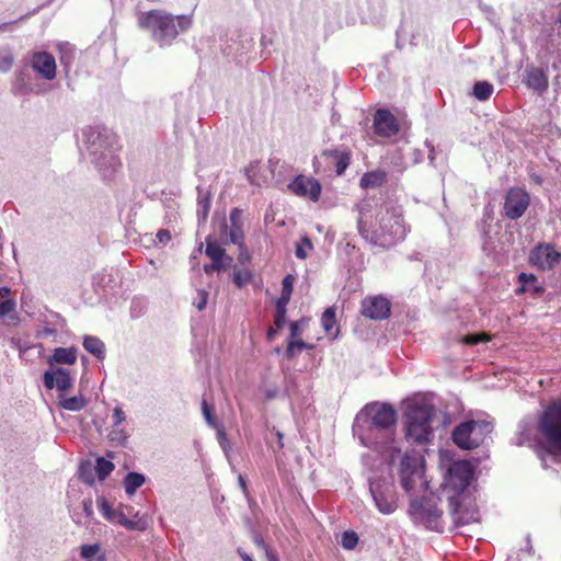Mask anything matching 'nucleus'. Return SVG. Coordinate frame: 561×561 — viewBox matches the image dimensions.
Masks as SVG:
<instances>
[{
  "label": "nucleus",
  "mask_w": 561,
  "mask_h": 561,
  "mask_svg": "<svg viewBox=\"0 0 561 561\" xmlns=\"http://www.w3.org/2000/svg\"><path fill=\"white\" fill-rule=\"evenodd\" d=\"M357 228L365 240L382 248L397 244L408 231L402 206L383 204L373 207L367 201L359 205Z\"/></svg>",
  "instance_id": "nucleus-1"
},
{
  "label": "nucleus",
  "mask_w": 561,
  "mask_h": 561,
  "mask_svg": "<svg viewBox=\"0 0 561 561\" xmlns=\"http://www.w3.org/2000/svg\"><path fill=\"white\" fill-rule=\"evenodd\" d=\"M191 24L192 19L187 15L173 16L161 10L142 12L138 18L139 27L149 31L160 46L170 44L179 35V28L186 31Z\"/></svg>",
  "instance_id": "nucleus-2"
},
{
  "label": "nucleus",
  "mask_w": 561,
  "mask_h": 561,
  "mask_svg": "<svg viewBox=\"0 0 561 561\" xmlns=\"http://www.w3.org/2000/svg\"><path fill=\"white\" fill-rule=\"evenodd\" d=\"M96 504L101 515L112 524L136 531H145L148 528L147 519L141 517L139 512H136L130 505L119 503L114 507L105 497L98 499Z\"/></svg>",
  "instance_id": "nucleus-3"
},
{
  "label": "nucleus",
  "mask_w": 561,
  "mask_h": 561,
  "mask_svg": "<svg viewBox=\"0 0 561 561\" xmlns=\"http://www.w3.org/2000/svg\"><path fill=\"white\" fill-rule=\"evenodd\" d=\"M433 416V410L427 405L409 407L405 437L416 444L428 443L433 435L431 426Z\"/></svg>",
  "instance_id": "nucleus-4"
},
{
  "label": "nucleus",
  "mask_w": 561,
  "mask_h": 561,
  "mask_svg": "<svg viewBox=\"0 0 561 561\" xmlns=\"http://www.w3.org/2000/svg\"><path fill=\"white\" fill-rule=\"evenodd\" d=\"M365 412L369 417V434H381L386 442L391 440L397 422L396 410L389 404L375 402L367 405Z\"/></svg>",
  "instance_id": "nucleus-5"
},
{
  "label": "nucleus",
  "mask_w": 561,
  "mask_h": 561,
  "mask_svg": "<svg viewBox=\"0 0 561 561\" xmlns=\"http://www.w3.org/2000/svg\"><path fill=\"white\" fill-rule=\"evenodd\" d=\"M492 431V423L472 420L457 425L451 436L459 448L470 450L478 448Z\"/></svg>",
  "instance_id": "nucleus-6"
},
{
  "label": "nucleus",
  "mask_w": 561,
  "mask_h": 561,
  "mask_svg": "<svg viewBox=\"0 0 561 561\" xmlns=\"http://www.w3.org/2000/svg\"><path fill=\"white\" fill-rule=\"evenodd\" d=\"M538 430L551 449L561 451V402H553L545 409Z\"/></svg>",
  "instance_id": "nucleus-7"
},
{
  "label": "nucleus",
  "mask_w": 561,
  "mask_h": 561,
  "mask_svg": "<svg viewBox=\"0 0 561 561\" xmlns=\"http://www.w3.org/2000/svg\"><path fill=\"white\" fill-rule=\"evenodd\" d=\"M410 510L419 520L425 524L426 528L432 530H439L442 527L440 518L443 516V511L438 508L435 500H413L411 502Z\"/></svg>",
  "instance_id": "nucleus-8"
},
{
  "label": "nucleus",
  "mask_w": 561,
  "mask_h": 561,
  "mask_svg": "<svg viewBox=\"0 0 561 561\" xmlns=\"http://www.w3.org/2000/svg\"><path fill=\"white\" fill-rule=\"evenodd\" d=\"M530 204V196L526 190L522 187H511L504 199V215L512 220L520 218Z\"/></svg>",
  "instance_id": "nucleus-9"
},
{
  "label": "nucleus",
  "mask_w": 561,
  "mask_h": 561,
  "mask_svg": "<svg viewBox=\"0 0 561 561\" xmlns=\"http://www.w3.org/2000/svg\"><path fill=\"white\" fill-rule=\"evenodd\" d=\"M370 492L380 513L391 514L397 510V494L392 484L386 482L370 483Z\"/></svg>",
  "instance_id": "nucleus-10"
},
{
  "label": "nucleus",
  "mask_w": 561,
  "mask_h": 561,
  "mask_svg": "<svg viewBox=\"0 0 561 561\" xmlns=\"http://www.w3.org/2000/svg\"><path fill=\"white\" fill-rule=\"evenodd\" d=\"M561 261V253L550 243H540L529 254V263L542 271L552 270Z\"/></svg>",
  "instance_id": "nucleus-11"
},
{
  "label": "nucleus",
  "mask_w": 561,
  "mask_h": 561,
  "mask_svg": "<svg viewBox=\"0 0 561 561\" xmlns=\"http://www.w3.org/2000/svg\"><path fill=\"white\" fill-rule=\"evenodd\" d=\"M288 190L299 197H307L312 202H318L321 196L322 186L317 179L300 174L288 184Z\"/></svg>",
  "instance_id": "nucleus-12"
},
{
  "label": "nucleus",
  "mask_w": 561,
  "mask_h": 561,
  "mask_svg": "<svg viewBox=\"0 0 561 561\" xmlns=\"http://www.w3.org/2000/svg\"><path fill=\"white\" fill-rule=\"evenodd\" d=\"M362 314L371 320H385L391 312V302L381 295L368 296L362 300Z\"/></svg>",
  "instance_id": "nucleus-13"
},
{
  "label": "nucleus",
  "mask_w": 561,
  "mask_h": 561,
  "mask_svg": "<svg viewBox=\"0 0 561 561\" xmlns=\"http://www.w3.org/2000/svg\"><path fill=\"white\" fill-rule=\"evenodd\" d=\"M373 129L377 136L390 138L398 134L400 125L388 108H378L374 114Z\"/></svg>",
  "instance_id": "nucleus-14"
},
{
  "label": "nucleus",
  "mask_w": 561,
  "mask_h": 561,
  "mask_svg": "<svg viewBox=\"0 0 561 561\" xmlns=\"http://www.w3.org/2000/svg\"><path fill=\"white\" fill-rule=\"evenodd\" d=\"M473 477V470L468 461L455 462L449 469L448 483L456 491H465Z\"/></svg>",
  "instance_id": "nucleus-15"
},
{
  "label": "nucleus",
  "mask_w": 561,
  "mask_h": 561,
  "mask_svg": "<svg viewBox=\"0 0 561 561\" xmlns=\"http://www.w3.org/2000/svg\"><path fill=\"white\" fill-rule=\"evenodd\" d=\"M31 65L33 70L46 80L56 78L55 57L47 51H36L32 55Z\"/></svg>",
  "instance_id": "nucleus-16"
},
{
  "label": "nucleus",
  "mask_w": 561,
  "mask_h": 561,
  "mask_svg": "<svg viewBox=\"0 0 561 561\" xmlns=\"http://www.w3.org/2000/svg\"><path fill=\"white\" fill-rule=\"evenodd\" d=\"M399 476L401 486L407 492L411 491L415 485L416 478H420L417 459L415 457L404 455L400 461Z\"/></svg>",
  "instance_id": "nucleus-17"
},
{
  "label": "nucleus",
  "mask_w": 561,
  "mask_h": 561,
  "mask_svg": "<svg viewBox=\"0 0 561 561\" xmlns=\"http://www.w3.org/2000/svg\"><path fill=\"white\" fill-rule=\"evenodd\" d=\"M44 385L49 390L57 388L60 393H65V391L72 387V378L67 369L55 368L45 371Z\"/></svg>",
  "instance_id": "nucleus-18"
},
{
  "label": "nucleus",
  "mask_w": 561,
  "mask_h": 561,
  "mask_svg": "<svg viewBox=\"0 0 561 561\" xmlns=\"http://www.w3.org/2000/svg\"><path fill=\"white\" fill-rule=\"evenodd\" d=\"M525 84L542 95L549 88V80L546 69L539 67H528L524 75Z\"/></svg>",
  "instance_id": "nucleus-19"
},
{
  "label": "nucleus",
  "mask_w": 561,
  "mask_h": 561,
  "mask_svg": "<svg viewBox=\"0 0 561 561\" xmlns=\"http://www.w3.org/2000/svg\"><path fill=\"white\" fill-rule=\"evenodd\" d=\"M321 327L330 340L337 339L340 325L336 321V308L331 306L327 308L321 316Z\"/></svg>",
  "instance_id": "nucleus-20"
},
{
  "label": "nucleus",
  "mask_w": 561,
  "mask_h": 561,
  "mask_svg": "<svg viewBox=\"0 0 561 561\" xmlns=\"http://www.w3.org/2000/svg\"><path fill=\"white\" fill-rule=\"evenodd\" d=\"M77 350L75 347H57L48 358L50 365L67 364L73 365L77 362Z\"/></svg>",
  "instance_id": "nucleus-21"
},
{
  "label": "nucleus",
  "mask_w": 561,
  "mask_h": 561,
  "mask_svg": "<svg viewBox=\"0 0 561 561\" xmlns=\"http://www.w3.org/2000/svg\"><path fill=\"white\" fill-rule=\"evenodd\" d=\"M324 154L333 159L337 175H342L350 165L351 152L348 150L333 149L324 152Z\"/></svg>",
  "instance_id": "nucleus-22"
},
{
  "label": "nucleus",
  "mask_w": 561,
  "mask_h": 561,
  "mask_svg": "<svg viewBox=\"0 0 561 561\" xmlns=\"http://www.w3.org/2000/svg\"><path fill=\"white\" fill-rule=\"evenodd\" d=\"M387 182V173L385 171L366 172L360 179L363 188L380 187Z\"/></svg>",
  "instance_id": "nucleus-23"
},
{
  "label": "nucleus",
  "mask_w": 561,
  "mask_h": 561,
  "mask_svg": "<svg viewBox=\"0 0 561 561\" xmlns=\"http://www.w3.org/2000/svg\"><path fill=\"white\" fill-rule=\"evenodd\" d=\"M58 403L62 409L76 412L87 405V400L82 396L67 397L65 393H59Z\"/></svg>",
  "instance_id": "nucleus-24"
},
{
  "label": "nucleus",
  "mask_w": 561,
  "mask_h": 561,
  "mask_svg": "<svg viewBox=\"0 0 561 561\" xmlns=\"http://www.w3.org/2000/svg\"><path fill=\"white\" fill-rule=\"evenodd\" d=\"M83 347L99 359L105 356L104 343L96 336H85Z\"/></svg>",
  "instance_id": "nucleus-25"
},
{
  "label": "nucleus",
  "mask_w": 561,
  "mask_h": 561,
  "mask_svg": "<svg viewBox=\"0 0 561 561\" xmlns=\"http://www.w3.org/2000/svg\"><path fill=\"white\" fill-rule=\"evenodd\" d=\"M225 249L221 248L211 237L206 239L205 254L214 262H222L225 256Z\"/></svg>",
  "instance_id": "nucleus-26"
},
{
  "label": "nucleus",
  "mask_w": 561,
  "mask_h": 561,
  "mask_svg": "<svg viewBox=\"0 0 561 561\" xmlns=\"http://www.w3.org/2000/svg\"><path fill=\"white\" fill-rule=\"evenodd\" d=\"M295 276L291 274H287L282 280V294L280 297L276 300L277 304L288 305L293 289H294Z\"/></svg>",
  "instance_id": "nucleus-27"
},
{
  "label": "nucleus",
  "mask_w": 561,
  "mask_h": 561,
  "mask_svg": "<svg viewBox=\"0 0 561 561\" xmlns=\"http://www.w3.org/2000/svg\"><path fill=\"white\" fill-rule=\"evenodd\" d=\"M145 483V477L138 472H129L124 480V486L127 494L131 495Z\"/></svg>",
  "instance_id": "nucleus-28"
},
{
  "label": "nucleus",
  "mask_w": 561,
  "mask_h": 561,
  "mask_svg": "<svg viewBox=\"0 0 561 561\" xmlns=\"http://www.w3.org/2000/svg\"><path fill=\"white\" fill-rule=\"evenodd\" d=\"M314 346L302 340H288L285 355L288 359L296 357L302 350H312Z\"/></svg>",
  "instance_id": "nucleus-29"
},
{
  "label": "nucleus",
  "mask_w": 561,
  "mask_h": 561,
  "mask_svg": "<svg viewBox=\"0 0 561 561\" xmlns=\"http://www.w3.org/2000/svg\"><path fill=\"white\" fill-rule=\"evenodd\" d=\"M493 85L488 81H478L473 85V95L480 101H486L493 93Z\"/></svg>",
  "instance_id": "nucleus-30"
},
{
  "label": "nucleus",
  "mask_w": 561,
  "mask_h": 561,
  "mask_svg": "<svg viewBox=\"0 0 561 561\" xmlns=\"http://www.w3.org/2000/svg\"><path fill=\"white\" fill-rule=\"evenodd\" d=\"M113 470V462L102 457L96 459L95 471L100 480H104Z\"/></svg>",
  "instance_id": "nucleus-31"
},
{
  "label": "nucleus",
  "mask_w": 561,
  "mask_h": 561,
  "mask_svg": "<svg viewBox=\"0 0 561 561\" xmlns=\"http://www.w3.org/2000/svg\"><path fill=\"white\" fill-rule=\"evenodd\" d=\"M537 277L534 274L520 273L518 275L519 286L515 289L517 296L524 295L527 291V285L536 283Z\"/></svg>",
  "instance_id": "nucleus-32"
},
{
  "label": "nucleus",
  "mask_w": 561,
  "mask_h": 561,
  "mask_svg": "<svg viewBox=\"0 0 561 561\" xmlns=\"http://www.w3.org/2000/svg\"><path fill=\"white\" fill-rule=\"evenodd\" d=\"M13 65V55L7 47H0V72H7Z\"/></svg>",
  "instance_id": "nucleus-33"
},
{
  "label": "nucleus",
  "mask_w": 561,
  "mask_h": 561,
  "mask_svg": "<svg viewBox=\"0 0 561 561\" xmlns=\"http://www.w3.org/2000/svg\"><path fill=\"white\" fill-rule=\"evenodd\" d=\"M229 238L231 243L242 247L244 242L243 225L230 226Z\"/></svg>",
  "instance_id": "nucleus-34"
},
{
  "label": "nucleus",
  "mask_w": 561,
  "mask_h": 561,
  "mask_svg": "<svg viewBox=\"0 0 561 561\" xmlns=\"http://www.w3.org/2000/svg\"><path fill=\"white\" fill-rule=\"evenodd\" d=\"M101 551L100 543L82 545L80 547V557L87 561H91Z\"/></svg>",
  "instance_id": "nucleus-35"
},
{
  "label": "nucleus",
  "mask_w": 561,
  "mask_h": 561,
  "mask_svg": "<svg viewBox=\"0 0 561 561\" xmlns=\"http://www.w3.org/2000/svg\"><path fill=\"white\" fill-rule=\"evenodd\" d=\"M491 336L488 333L467 334L461 342L467 345H477L482 342H489Z\"/></svg>",
  "instance_id": "nucleus-36"
},
{
  "label": "nucleus",
  "mask_w": 561,
  "mask_h": 561,
  "mask_svg": "<svg viewBox=\"0 0 561 561\" xmlns=\"http://www.w3.org/2000/svg\"><path fill=\"white\" fill-rule=\"evenodd\" d=\"M276 312L274 317V324L277 329H282L286 322L287 305L275 304Z\"/></svg>",
  "instance_id": "nucleus-37"
},
{
  "label": "nucleus",
  "mask_w": 561,
  "mask_h": 561,
  "mask_svg": "<svg viewBox=\"0 0 561 561\" xmlns=\"http://www.w3.org/2000/svg\"><path fill=\"white\" fill-rule=\"evenodd\" d=\"M345 549H354L358 543V536L355 531H344L341 540Z\"/></svg>",
  "instance_id": "nucleus-38"
},
{
  "label": "nucleus",
  "mask_w": 561,
  "mask_h": 561,
  "mask_svg": "<svg viewBox=\"0 0 561 561\" xmlns=\"http://www.w3.org/2000/svg\"><path fill=\"white\" fill-rule=\"evenodd\" d=\"M252 279V274L249 271H237L233 274V283L238 288L244 287Z\"/></svg>",
  "instance_id": "nucleus-39"
},
{
  "label": "nucleus",
  "mask_w": 561,
  "mask_h": 561,
  "mask_svg": "<svg viewBox=\"0 0 561 561\" xmlns=\"http://www.w3.org/2000/svg\"><path fill=\"white\" fill-rule=\"evenodd\" d=\"M202 410H203V414H204V417H205L206 422L211 427H217L216 417L213 415L211 410H210V408H209V405H208L206 400L202 401Z\"/></svg>",
  "instance_id": "nucleus-40"
},
{
  "label": "nucleus",
  "mask_w": 561,
  "mask_h": 561,
  "mask_svg": "<svg viewBox=\"0 0 561 561\" xmlns=\"http://www.w3.org/2000/svg\"><path fill=\"white\" fill-rule=\"evenodd\" d=\"M15 310V301L13 299H5L0 302V317H5Z\"/></svg>",
  "instance_id": "nucleus-41"
},
{
  "label": "nucleus",
  "mask_w": 561,
  "mask_h": 561,
  "mask_svg": "<svg viewBox=\"0 0 561 561\" xmlns=\"http://www.w3.org/2000/svg\"><path fill=\"white\" fill-rule=\"evenodd\" d=\"M230 226L243 225L242 210L240 208H232L229 215Z\"/></svg>",
  "instance_id": "nucleus-42"
},
{
  "label": "nucleus",
  "mask_w": 561,
  "mask_h": 561,
  "mask_svg": "<svg viewBox=\"0 0 561 561\" xmlns=\"http://www.w3.org/2000/svg\"><path fill=\"white\" fill-rule=\"evenodd\" d=\"M171 239H172V236L168 229H160V230H158V232L156 234V240L158 243L165 244L169 241H171Z\"/></svg>",
  "instance_id": "nucleus-43"
},
{
  "label": "nucleus",
  "mask_w": 561,
  "mask_h": 561,
  "mask_svg": "<svg viewBox=\"0 0 561 561\" xmlns=\"http://www.w3.org/2000/svg\"><path fill=\"white\" fill-rule=\"evenodd\" d=\"M224 267L222 262H214L211 261V264H205L204 265V272L208 275L213 274L214 272H219Z\"/></svg>",
  "instance_id": "nucleus-44"
},
{
  "label": "nucleus",
  "mask_w": 561,
  "mask_h": 561,
  "mask_svg": "<svg viewBox=\"0 0 561 561\" xmlns=\"http://www.w3.org/2000/svg\"><path fill=\"white\" fill-rule=\"evenodd\" d=\"M114 426H118L123 421H125V412L116 407L113 411Z\"/></svg>",
  "instance_id": "nucleus-45"
},
{
  "label": "nucleus",
  "mask_w": 561,
  "mask_h": 561,
  "mask_svg": "<svg viewBox=\"0 0 561 561\" xmlns=\"http://www.w3.org/2000/svg\"><path fill=\"white\" fill-rule=\"evenodd\" d=\"M301 332H302V330L299 327V323L297 321L291 322L289 340H298L297 337L300 336Z\"/></svg>",
  "instance_id": "nucleus-46"
},
{
  "label": "nucleus",
  "mask_w": 561,
  "mask_h": 561,
  "mask_svg": "<svg viewBox=\"0 0 561 561\" xmlns=\"http://www.w3.org/2000/svg\"><path fill=\"white\" fill-rule=\"evenodd\" d=\"M199 301L196 304V308L202 311L207 305L208 294L205 290H198Z\"/></svg>",
  "instance_id": "nucleus-47"
},
{
  "label": "nucleus",
  "mask_w": 561,
  "mask_h": 561,
  "mask_svg": "<svg viewBox=\"0 0 561 561\" xmlns=\"http://www.w3.org/2000/svg\"><path fill=\"white\" fill-rule=\"evenodd\" d=\"M551 67L554 70H560L561 69V49L556 51V54L553 55V61H552Z\"/></svg>",
  "instance_id": "nucleus-48"
},
{
  "label": "nucleus",
  "mask_w": 561,
  "mask_h": 561,
  "mask_svg": "<svg viewBox=\"0 0 561 561\" xmlns=\"http://www.w3.org/2000/svg\"><path fill=\"white\" fill-rule=\"evenodd\" d=\"M264 552L268 561H278L277 554L271 547L266 548Z\"/></svg>",
  "instance_id": "nucleus-49"
},
{
  "label": "nucleus",
  "mask_w": 561,
  "mask_h": 561,
  "mask_svg": "<svg viewBox=\"0 0 561 561\" xmlns=\"http://www.w3.org/2000/svg\"><path fill=\"white\" fill-rule=\"evenodd\" d=\"M238 483H239L240 488L242 489L243 493L247 495L248 494L247 480L242 474H239Z\"/></svg>",
  "instance_id": "nucleus-50"
},
{
  "label": "nucleus",
  "mask_w": 561,
  "mask_h": 561,
  "mask_svg": "<svg viewBox=\"0 0 561 561\" xmlns=\"http://www.w3.org/2000/svg\"><path fill=\"white\" fill-rule=\"evenodd\" d=\"M254 542L262 550H265L266 548H270V546L261 537H255L254 538Z\"/></svg>",
  "instance_id": "nucleus-51"
},
{
  "label": "nucleus",
  "mask_w": 561,
  "mask_h": 561,
  "mask_svg": "<svg viewBox=\"0 0 561 561\" xmlns=\"http://www.w3.org/2000/svg\"><path fill=\"white\" fill-rule=\"evenodd\" d=\"M199 204L203 206L204 217H207L210 207L209 199L201 201Z\"/></svg>",
  "instance_id": "nucleus-52"
},
{
  "label": "nucleus",
  "mask_w": 561,
  "mask_h": 561,
  "mask_svg": "<svg viewBox=\"0 0 561 561\" xmlns=\"http://www.w3.org/2000/svg\"><path fill=\"white\" fill-rule=\"evenodd\" d=\"M296 256L302 260L307 257V253L305 252L302 245L300 244H298L296 248Z\"/></svg>",
  "instance_id": "nucleus-53"
},
{
  "label": "nucleus",
  "mask_w": 561,
  "mask_h": 561,
  "mask_svg": "<svg viewBox=\"0 0 561 561\" xmlns=\"http://www.w3.org/2000/svg\"><path fill=\"white\" fill-rule=\"evenodd\" d=\"M450 505L453 506L454 513H457L459 507V502L455 496L449 497Z\"/></svg>",
  "instance_id": "nucleus-54"
},
{
  "label": "nucleus",
  "mask_w": 561,
  "mask_h": 561,
  "mask_svg": "<svg viewBox=\"0 0 561 561\" xmlns=\"http://www.w3.org/2000/svg\"><path fill=\"white\" fill-rule=\"evenodd\" d=\"M276 335V330L273 328H270L266 332V337L268 341H272Z\"/></svg>",
  "instance_id": "nucleus-55"
},
{
  "label": "nucleus",
  "mask_w": 561,
  "mask_h": 561,
  "mask_svg": "<svg viewBox=\"0 0 561 561\" xmlns=\"http://www.w3.org/2000/svg\"><path fill=\"white\" fill-rule=\"evenodd\" d=\"M10 288L8 287H0V297L5 298L10 295Z\"/></svg>",
  "instance_id": "nucleus-56"
},
{
  "label": "nucleus",
  "mask_w": 561,
  "mask_h": 561,
  "mask_svg": "<svg viewBox=\"0 0 561 561\" xmlns=\"http://www.w3.org/2000/svg\"><path fill=\"white\" fill-rule=\"evenodd\" d=\"M238 553L243 561H253V559L248 553L241 551L240 549H238Z\"/></svg>",
  "instance_id": "nucleus-57"
},
{
  "label": "nucleus",
  "mask_w": 561,
  "mask_h": 561,
  "mask_svg": "<svg viewBox=\"0 0 561 561\" xmlns=\"http://www.w3.org/2000/svg\"><path fill=\"white\" fill-rule=\"evenodd\" d=\"M301 241H302V243H304L307 248H309V249H311V248H312V243H311V241H310V239H309V238L305 237V238H302V240H301Z\"/></svg>",
  "instance_id": "nucleus-58"
},
{
  "label": "nucleus",
  "mask_w": 561,
  "mask_h": 561,
  "mask_svg": "<svg viewBox=\"0 0 561 561\" xmlns=\"http://www.w3.org/2000/svg\"><path fill=\"white\" fill-rule=\"evenodd\" d=\"M60 61H61V64H64V65H68V64H69V61H70V57H66L65 55H61V57H60Z\"/></svg>",
  "instance_id": "nucleus-59"
},
{
  "label": "nucleus",
  "mask_w": 561,
  "mask_h": 561,
  "mask_svg": "<svg viewBox=\"0 0 561 561\" xmlns=\"http://www.w3.org/2000/svg\"><path fill=\"white\" fill-rule=\"evenodd\" d=\"M277 437H278V443H279V446L283 447V434L282 433H277Z\"/></svg>",
  "instance_id": "nucleus-60"
},
{
  "label": "nucleus",
  "mask_w": 561,
  "mask_h": 561,
  "mask_svg": "<svg viewBox=\"0 0 561 561\" xmlns=\"http://www.w3.org/2000/svg\"><path fill=\"white\" fill-rule=\"evenodd\" d=\"M222 227H224L225 229H227V222H226L225 220H224V222H222Z\"/></svg>",
  "instance_id": "nucleus-61"
},
{
  "label": "nucleus",
  "mask_w": 561,
  "mask_h": 561,
  "mask_svg": "<svg viewBox=\"0 0 561 561\" xmlns=\"http://www.w3.org/2000/svg\"><path fill=\"white\" fill-rule=\"evenodd\" d=\"M541 288L540 287H535V291H540Z\"/></svg>",
  "instance_id": "nucleus-62"
}]
</instances>
